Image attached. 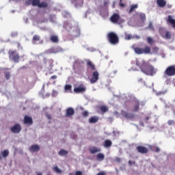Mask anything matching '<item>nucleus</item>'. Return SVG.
Segmentation results:
<instances>
[{
  "label": "nucleus",
  "mask_w": 175,
  "mask_h": 175,
  "mask_svg": "<svg viewBox=\"0 0 175 175\" xmlns=\"http://www.w3.org/2000/svg\"><path fill=\"white\" fill-rule=\"evenodd\" d=\"M53 80H55V79H57V76L56 75H53L51 77Z\"/></svg>",
  "instance_id": "nucleus-51"
},
{
  "label": "nucleus",
  "mask_w": 175,
  "mask_h": 175,
  "mask_svg": "<svg viewBox=\"0 0 175 175\" xmlns=\"http://www.w3.org/2000/svg\"><path fill=\"white\" fill-rule=\"evenodd\" d=\"M17 35V32L12 33L11 36H16Z\"/></svg>",
  "instance_id": "nucleus-52"
},
{
  "label": "nucleus",
  "mask_w": 175,
  "mask_h": 175,
  "mask_svg": "<svg viewBox=\"0 0 175 175\" xmlns=\"http://www.w3.org/2000/svg\"><path fill=\"white\" fill-rule=\"evenodd\" d=\"M24 122L27 125H31V124H32V118L25 116Z\"/></svg>",
  "instance_id": "nucleus-15"
},
{
  "label": "nucleus",
  "mask_w": 175,
  "mask_h": 175,
  "mask_svg": "<svg viewBox=\"0 0 175 175\" xmlns=\"http://www.w3.org/2000/svg\"><path fill=\"white\" fill-rule=\"evenodd\" d=\"M87 66L88 67V69H91L92 70H95V66L92 64V62H91V61L90 60L88 61Z\"/></svg>",
  "instance_id": "nucleus-21"
},
{
  "label": "nucleus",
  "mask_w": 175,
  "mask_h": 175,
  "mask_svg": "<svg viewBox=\"0 0 175 175\" xmlns=\"http://www.w3.org/2000/svg\"><path fill=\"white\" fill-rule=\"evenodd\" d=\"M53 170L56 172V173H62V170H61L59 168H58V167L55 166L53 168Z\"/></svg>",
  "instance_id": "nucleus-37"
},
{
  "label": "nucleus",
  "mask_w": 175,
  "mask_h": 175,
  "mask_svg": "<svg viewBox=\"0 0 175 175\" xmlns=\"http://www.w3.org/2000/svg\"><path fill=\"white\" fill-rule=\"evenodd\" d=\"M39 150H40V147L38 145H33L29 148L31 152H36V151H39Z\"/></svg>",
  "instance_id": "nucleus-13"
},
{
  "label": "nucleus",
  "mask_w": 175,
  "mask_h": 175,
  "mask_svg": "<svg viewBox=\"0 0 175 175\" xmlns=\"http://www.w3.org/2000/svg\"><path fill=\"white\" fill-rule=\"evenodd\" d=\"M113 73L116 75V73H117V70L113 71Z\"/></svg>",
  "instance_id": "nucleus-61"
},
{
  "label": "nucleus",
  "mask_w": 175,
  "mask_h": 175,
  "mask_svg": "<svg viewBox=\"0 0 175 175\" xmlns=\"http://www.w3.org/2000/svg\"><path fill=\"white\" fill-rule=\"evenodd\" d=\"M27 5H32V0H27L26 1Z\"/></svg>",
  "instance_id": "nucleus-47"
},
{
  "label": "nucleus",
  "mask_w": 175,
  "mask_h": 175,
  "mask_svg": "<svg viewBox=\"0 0 175 175\" xmlns=\"http://www.w3.org/2000/svg\"><path fill=\"white\" fill-rule=\"evenodd\" d=\"M97 175H105V172H100V173L98 174Z\"/></svg>",
  "instance_id": "nucleus-55"
},
{
  "label": "nucleus",
  "mask_w": 175,
  "mask_h": 175,
  "mask_svg": "<svg viewBox=\"0 0 175 175\" xmlns=\"http://www.w3.org/2000/svg\"><path fill=\"white\" fill-rule=\"evenodd\" d=\"M137 150L138 152H141V154H146L148 151L147 148H145L143 146L137 147Z\"/></svg>",
  "instance_id": "nucleus-11"
},
{
  "label": "nucleus",
  "mask_w": 175,
  "mask_h": 175,
  "mask_svg": "<svg viewBox=\"0 0 175 175\" xmlns=\"http://www.w3.org/2000/svg\"><path fill=\"white\" fill-rule=\"evenodd\" d=\"M51 40L53 42V43H57L58 42V36H52L51 37Z\"/></svg>",
  "instance_id": "nucleus-26"
},
{
  "label": "nucleus",
  "mask_w": 175,
  "mask_h": 175,
  "mask_svg": "<svg viewBox=\"0 0 175 175\" xmlns=\"http://www.w3.org/2000/svg\"><path fill=\"white\" fill-rule=\"evenodd\" d=\"M140 125L142 126H144V124H143V123H140Z\"/></svg>",
  "instance_id": "nucleus-60"
},
{
  "label": "nucleus",
  "mask_w": 175,
  "mask_h": 175,
  "mask_svg": "<svg viewBox=\"0 0 175 175\" xmlns=\"http://www.w3.org/2000/svg\"><path fill=\"white\" fill-rule=\"evenodd\" d=\"M75 36H80V29L79 27H75Z\"/></svg>",
  "instance_id": "nucleus-34"
},
{
  "label": "nucleus",
  "mask_w": 175,
  "mask_h": 175,
  "mask_svg": "<svg viewBox=\"0 0 175 175\" xmlns=\"http://www.w3.org/2000/svg\"><path fill=\"white\" fill-rule=\"evenodd\" d=\"M118 20H120V15L118 14H114L111 17V21L112 23H118Z\"/></svg>",
  "instance_id": "nucleus-12"
},
{
  "label": "nucleus",
  "mask_w": 175,
  "mask_h": 175,
  "mask_svg": "<svg viewBox=\"0 0 175 175\" xmlns=\"http://www.w3.org/2000/svg\"><path fill=\"white\" fill-rule=\"evenodd\" d=\"M11 131L14 133H20V132L21 131V126L17 124L11 128Z\"/></svg>",
  "instance_id": "nucleus-6"
},
{
  "label": "nucleus",
  "mask_w": 175,
  "mask_h": 175,
  "mask_svg": "<svg viewBox=\"0 0 175 175\" xmlns=\"http://www.w3.org/2000/svg\"><path fill=\"white\" fill-rule=\"evenodd\" d=\"M147 42L149 44H153L154 43V39H152V38L151 37H148L147 38Z\"/></svg>",
  "instance_id": "nucleus-32"
},
{
  "label": "nucleus",
  "mask_w": 175,
  "mask_h": 175,
  "mask_svg": "<svg viewBox=\"0 0 175 175\" xmlns=\"http://www.w3.org/2000/svg\"><path fill=\"white\" fill-rule=\"evenodd\" d=\"M165 75H167V76H174L175 75V66H172L170 67H168L165 72Z\"/></svg>",
  "instance_id": "nucleus-4"
},
{
  "label": "nucleus",
  "mask_w": 175,
  "mask_h": 175,
  "mask_svg": "<svg viewBox=\"0 0 175 175\" xmlns=\"http://www.w3.org/2000/svg\"><path fill=\"white\" fill-rule=\"evenodd\" d=\"M155 151H156V152H159V151H160L159 148H156Z\"/></svg>",
  "instance_id": "nucleus-54"
},
{
  "label": "nucleus",
  "mask_w": 175,
  "mask_h": 175,
  "mask_svg": "<svg viewBox=\"0 0 175 175\" xmlns=\"http://www.w3.org/2000/svg\"><path fill=\"white\" fill-rule=\"evenodd\" d=\"M151 49L149 46H146L144 49V54H150Z\"/></svg>",
  "instance_id": "nucleus-28"
},
{
  "label": "nucleus",
  "mask_w": 175,
  "mask_h": 175,
  "mask_svg": "<svg viewBox=\"0 0 175 175\" xmlns=\"http://www.w3.org/2000/svg\"><path fill=\"white\" fill-rule=\"evenodd\" d=\"M159 32L163 36V38H165V39H170L172 38V34H170V32L169 31H165V33L162 32V29H160Z\"/></svg>",
  "instance_id": "nucleus-10"
},
{
  "label": "nucleus",
  "mask_w": 175,
  "mask_h": 175,
  "mask_svg": "<svg viewBox=\"0 0 175 175\" xmlns=\"http://www.w3.org/2000/svg\"><path fill=\"white\" fill-rule=\"evenodd\" d=\"M90 151L91 154H96V152H99L100 151V149L96 147H92L90 148Z\"/></svg>",
  "instance_id": "nucleus-17"
},
{
  "label": "nucleus",
  "mask_w": 175,
  "mask_h": 175,
  "mask_svg": "<svg viewBox=\"0 0 175 175\" xmlns=\"http://www.w3.org/2000/svg\"><path fill=\"white\" fill-rule=\"evenodd\" d=\"M75 175H83V172H81V171H77V172L75 173Z\"/></svg>",
  "instance_id": "nucleus-49"
},
{
  "label": "nucleus",
  "mask_w": 175,
  "mask_h": 175,
  "mask_svg": "<svg viewBox=\"0 0 175 175\" xmlns=\"http://www.w3.org/2000/svg\"><path fill=\"white\" fill-rule=\"evenodd\" d=\"M66 154H68V152L65 150H62L59 152V155L61 156L66 155Z\"/></svg>",
  "instance_id": "nucleus-33"
},
{
  "label": "nucleus",
  "mask_w": 175,
  "mask_h": 175,
  "mask_svg": "<svg viewBox=\"0 0 175 175\" xmlns=\"http://www.w3.org/2000/svg\"><path fill=\"white\" fill-rule=\"evenodd\" d=\"M57 95H58V92H57L55 90H53L52 96H57Z\"/></svg>",
  "instance_id": "nucleus-39"
},
{
  "label": "nucleus",
  "mask_w": 175,
  "mask_h": 175,
  "mask_svg": "<svg viewBox=\"0 0 175 175\" xmlns=\"http://www.w3.org/2000/svg\"><path fill=\"white\" fill-rule=\"evenodd\" d=\"M64 92H72V85H66L64 88Z\"/></svg>",
  "instance_id": "nucleus-23"
},
{
  "label": "nucleus",
  "mask_w": 175,
  "mask_h": 175,
  "mask_svg": "<svg viewBox=\"0 0 175 175\" xmlns=\"http://www.w3.org/2000/svg\"><path fill=\"white\" fill-rule=\"evenodd\" d=\"M5 79H10V72H5Z\"/></svg>",
  "instance_id": "nucleus-40"
},
{
  "label": "nucleus",
  "mask_w": 175,
  "mask_h": 175,
  "mask_svg": "<svg viewBox=\"0 0 175 175\" xmlns=\"http://www.w3.org/2000/svg\"><path fill=\"white\" fill-rule=\"evenodd\" d=\"M59 51H62L61 49H59L57 51H51V53H59Z\"/></svg>",
  "instance_id": "nucleus-50"
},
{
  "label": "nucleus",
  "mask_w": 175,
  "mask_h": 175,
  "mask_svg": "<svg viewBox=\"0 0 175 175\" xmlns=\"http://www.w3.org/2000/svg\"><path fill=\"white\" fill-rule=\"evenodd\" d=\"M120 8H124V6H125V4L122 3V0H120Z\"/></svg>",
  "instance_id": "nucleus-48"
},
{
  "label": "nucleus",
  "mask_w": 175,
  "mask_h": 175,
  "mask_svg": "<svg viewBox=\"0 0 175 175\" xmlns=\"http://www.w3.org/2000/svg\"><path fill=\"white\" fill-rule=\"evenodd\" d=\"M148 29L151 31H154V26H152V22L149 23Z\"/></svg>",
  "instance_id": "nucleus-38"
},
{
  "label": "nucleus",
  "mask_w": 175,
  "mask_h": 175,
  "mask_svg": "<svg viewBox=\"0 0 175 175\" xmlns=\"http://www.w3.org/2000/svg\"><path fill=\"white\" fill-rule=\"evenodd\" d=\"M137 16L141 18L142 23L138 25V27H143L144 25V21H146V14L142 13H138Z\"/></svg>",
  "instance_id": "nucleus-9"
},
{
  "label": "nucleus",
  "mask_w": 175,
  "mask_h": 175,
  "mask_svg": "<svg viewBox=\"0 0 175 175\" xmlns=\"http://www.w3.org/2000/svg\"><path fill=\"white\" fill-rule=\"evenodd\" d=\"M132 65H135L139 68L141 71L147 76H154L157 73V68L150 64L148 62L144 61L143 59H137L136 60L131 61Z\"/></svg>",
  "instance_id": "nucleus-1"
},
{
  "label": "nucleus",
  "mask_w": 175,
  "mask_h": 175,
  "mask_svg": "<svg viewBox=\"0 0 175 175\" xmlns=\"http://www.w3.org/2000/svg\"><path fill=\"white\" fill-rule=\"evenodd\" d=\"M134 51L136 54H144V49L142 48H135Z\"/></svg>",
  "instance_id": "nucleus-22"
},
{
  "label": "nucleus",
  "mask_w": 175,
  "mask_h": 175,
  "mask_svg": "<svg viewBox=\"0 0 175 175\" xmlns=\"http://www.w3.org/2000/svg\"><path fill=\"white\" fill-rule=\"evenodd\" d=\"M158 51H159V48L157 46L152 49V54H158Z\"/></svg>",
  "instance_id": "nucleus-29"
},
{
  "label": "nucleus",
  "mask_w": 175,
  "mask_h": 175,
  "mask_svg": "<svg viewBox=\"0 0 175 175\" xmlns=\"http://www.w3.org/2000/svg\"><path fill=\"white\" fill-rule=\"evenodd\" d=\"M115 116H117V117H118V113L117 112H115Z\"/></svg>",
  "instance_id": "nucleus-59"
},
{
  "label": "nucleus",
  "mask_w": 175,
  "mask_h": 175,
  "mask_svg": "<svg viewBox=\"0 0 175 175\" xmlns=\"http://www.w3.org/2000/svg\"><path fill=\"white\" fill-rule=\"evenodd\" d=\"M108 40L111 44H117L118 43V36L116 33H109L108 34Z\"/></svg>",
  "instance_id": "nucleus-2"
},
{
  "label": "nucleus",
  "mask_w": 175,
  "mask_h": 175,
  "mask_svg": "<svg viewBox=\"0 0 175 175\" xmlns=\"http://www.w3.org/2000/svg\"><path fill=\"white\" fill-rule=\"evenodd\" d=\"M157 5L159 8H163L166 5V1L165 0H157Z\"/></svg>",
  "instance_id": "nucleus-20"
},
{
  "label": "nucleus",
  "mask_w": 175,
  "mask_h": 175,
  "mask_svg": "<svg viewBox=\"0 0 175 175\" xmlns=\"http://www.w3.org/2000/svg\"><path fill=\"white\" fill-rule=\"evenodd\" d=\"M83 117H88V111H85L83 113Z\"/></svg>",
  "instance_id": "nucleus-43"
},
{
  "label": "nucleus",
  "mask_w": 175,
  "mask_h": 175,
  "mask_svg": "<svg viewBox=\"0 0 175 175\" xmlns=\"http://www.w3.org/2000/svg\"><path fill=\"white\" fill-rule=\"evenodd\" d=\"M73 114H75V110H73V109H72V108H68L67 109L66 116L70 117V116H73Z\"/></svg>",
  "instance_id": "nucleus-18"
},
{
  "label": "nucleus",
  "mask_w": 175,
  "mask_h": 175,
  "mask_svg": "<svg viewBox=\"0 0 175 175\" xmlns=\"http://www.w3.org/2000/svg\"><path fill=\"white\" fill-rule=\"evenodd\" d=\"M16 54L15 51L10 52V58H12L14 62H18V59H20V57L18 55H14Z\"/></svg>",
  "instance_id": "nucleus-8"
},
{
  "label": "nucleus",
  "mask_w": 175,
  "mask_h": 175,
  "mask_svg": "<svg viewBox=\"0 0 175 175\" xmlns=\"http://www.w3.org/2000/svg\"><path fill=\"white\" fill-rule=\"evenodd\" d=\"M137 110H139V105H136L133 109L134 111H137Z\"/></svg>",
  "instance_id": "nucleus-46"
},
{
  "label": "nucleus",
  "mask_w": 175,
  "mask_h": 175,
  "mask_svg": "<svg viewBox=\"0 0 175 175\" xmlns=\"http://www.w3.org/2000/svg\"><path fill=\"white\" fill-rule=\"evenodd\" d=\"M85 90H86L85 86H84L83 85H81L79 87L75 88L74 92H75L76 94H79L80 92H84Z\"/></svg>",
  "instance_id": "nucleus-7"
},
{
  "label": "nucleus",
  "mask_w": 175,
  "mask_h": 175,
  "mask_svg": "<svg viewBox=\"0 0 175 175\" xmlns=\"http://www.w3.org/2000/svg\"><path fill=\"white\" fill-rule=\"evenodd\" d=\"M167 22L169 23V24H171L172 27L175 28V20L173 19V17H172V16H168Z\"/></svg>",
  "instance_id": "nucleus-16"
},
{
  "label": "nucleus",
  "mask_w": 175,
  "mask_h": 175,
  "mask_svg": "<svg viewBox=\"0 0 175 175\" xmlns=\"http://www.w3.org/2000/svg\"><path fill=\"white\" fill-rule=\"evenodd\" d=\"M31 5L33 6H38V8H46L47 3L46 2L40 3L39 0L31 1Z\"/></svg>",
  "instance_id": "nucleus-3"
},
{
  "label": "nucleus",
  "mask_w": 175,
  "mask_h": 175,
  "mask_svg": "<svg viewBox=\"0 0 175 175\" xmlns=\"http://www.w3.org/2000/svg\"><path fill=\"white\" fill-rule=\"evenodd\" d=\"M138 6L139 5H137V4H134V5H131L129 13H132V12H133V10H135V9H137Z\"/></svg>",
  "instance_id": "nucleus-25"
},
{
  "label": "nucleus",
  "mask_w": 175,
  "mask_h": 175,
  "mask_svg": "<svg viewBox=\"0 0 175 175\" xmlns=\"http://www.w3.org/2000/svg\"><path fill=\"white\" fill-rule=\"evenodd\" d=\"M121 159L120 158H116V161L117 162H120Z\"/></svg>",
  "instance_id": "nucleus-56"
},
{
  "label": "nucleus",
  "mask_w": 175,
  "mask_h": 175,
  "mask_svg": "<svg viewBox=\"0 0 175 175\" xmlns=\"http://www.w3.org/2000/svg\"><path fill=\"white\" fill-rule=\"evenodd\" d=\"M129 70L136 71V70H137V68H135L132 67V68H131V70Z\"/></svg>",
  "instance_id": "nucleus-53"
},
{
  "label": "nucleus",
  "mask_w": 175,
  "mask_h": 175,
  "mask_svg": "<svg viewBox=\"0 0 175 175\" xmlns=\"http://www.w3.org/2000/svg\"><path fill=\"white\" fill-rule=\"evenodd\" d=\"M47 118H49V120H50V118H51V116L50 115H46Z\"/></svg>",
  "instance_id": "nucleus-57"
},
{
  "label": "nucleus",
  "mask_w": 175,
  "mask_h": 175,
  "mask_svg": "<svg viewBox=\"0 0 175 175\" xmlns=\"http://www.w3.org/2000/svg\"><path fill=\"white\" fill-rule=\"evenodd\" d=\"M122 116L123 117H124V118H127V119H129V118H133V114L132 113H128L124 111H122Z\"/></svg>",
  "instance_id": "nucleus-14"
},
{
  "label": "nucleus",
  "mask_w": 175,
  "mask_h": 175,
  "mask_svg": "<svg viewBox=\"0 0 175 175\" xmlns=\"http://www.w3.org/2000/svg\"><path fill=\"white\" fill-rule=\"evenodd\" d=\"M98 120H99V118L96 116H94L90 118L89 122L90 124H95V122H98Z\"/></svg>",
  "instance_id": "nucleus-19"
},
{
  "label": "nucleus",
  "mask_w": 175,
  "mask_h": 175,
  "mask_svg": "<svg viewBox=\"0 0 175 175\" xmlns=\"http://www.w3.org/2000/svg\"><path fill=\"white\" fill-rule=\"evenodd\" d=\"M63 16H64V17H69V16H70V15L69 14V13L65 12L63 14Z\"/></svg>",
  "instance_id": "nucleus-44"
},
{
  "label": "nucleus",
  "mask_w": 175,
  "mask_h": 175,
  "mask_svg": "<svg viewBox=\"0 0 175 175\" xmlns=\"http://www.w3.org/2000/svg\"><path fill=\"white\" fill-rule=\"evenodd\" d=\"M167 124H168V125H173V124H174V121H173V120H169V121L167 122Z\"/></svg>",
  "instance_id": "nucleus-45"
},
{
  "label": "nucleus",
  "mask_w": 175,
  "mask_h": 175,
  "mask_svg": "<svg viewBox=\"0 0 175 175\" xmlns=\"http://www.w3.org/2000/svg\"><path fill=\"white\" fill-rule=\"evenodd\" d=\"M100 110H101V111H103V113H106V111H107V110H109V108H107V107H106V106H102L101 107H100Z\"/></svg>",
  "instance_id": "nucleus-35"
},
{
  "label": "nucleus",
  "mask_w": 175,
  "mask_h": 175,
  "mask_svg": "<svg viewBox=\"0 0 175 175\" xmlns=\"http://www.w3.org/2000/svg\"><path fill=\"white\" fill-rule=\"evenodd\" d=\"M71 2H72V3H75V0H71Z\"/></svg>",
  "instance_id": "nucleus-62"
},
{
  "label": "nucleus",
  "mask_w": 175,
  "mask_h": 175,
  "mask_svg": "<svg viewBox=\"0 0 175 175\" xmlns=\"http://www.w3.org/2000/svg\"><path fill=\"white\" fill-rule=\"evenodd\" d=\"M111 146V141L106 140L104 143V147H110Z\"/></svg>",
  "instance_id": "nucleus-30"
},
{
  "label": "nucleus",
  "mask_w": 175,
  "mask_h": 175,
  "mask_svg": "<svg viewBox=\"0 0 175 175\" xmlns=\"http://www.w3.org/2000/svg\"><path fill=\"white\" fill-rule=\"evenodd\" d=\"M99 80V72L98 71L93 72L92 77L90 79V83L94 84V83H96Z\"/></svg>",
  "instance_id": "nucleus-5"
},
{
  "label": "nucleus",
  "mask_w": 175,
  "mask_h": 175,
  "mask_svg": "<svg viewBox=\"0 0 175 175\" xmlns=\"http://www.w3.org/2000/svg\"><path fill=\"white\" fill-rule=\"evenodd\" d=\"M109 3V2H107V1H105L104 2V5L106 6V5H107Z\"/></svg>",
  "instance_id": "nucleus-58"
},
{
  "label": "nucleus",
  "mask_w": 175,
  "mask_h": 175,
  "mask_svg": "<svg viewBox=\"0 0 175 175\" xmlns=\"http://www.w3.org/2000/svg\"><path fill=\"white\" fill-rule=\"evenodd\" d=\"M103 159H105V154H103V153H98L97 154V160L98 161H103Z\"/></svg>",
  "instance_id": "nucleus-24"
},
{
  "label": "nucleus",
  "mask_w": 175,
  "mask_h": 175,
  "mask_svg": "<svg viewBox=\"0 0 175 175\" xmlns=\"http://www.w3.org/2000/svg\"><path fill=\"white\" fill-rule=\"evenodd\" d=\"M37 175H42V173H38Z\"/></svg>",
  "instance_id": "nucleus-64"
},
{
  "label": "nucleus",
  "mask_w": 175,
  "mask_h": 175,
  "mask_svg": "<svg viewBox=\"0 0 175 175\" xmlns=\"http://www.w3.org/2000/svg\"><path fill=\"white\" fill-rule=\"evenodd\" d=\"M124 38L126 40H131V39H133V36H132V34L125 33Z\"/></svg>",
  "instance_id": "nucleus-27"
},
{
  "label": "nucleus",
  "mask_w": 175,
  "mask_h": 175,
  "mask_svg": "<svg viewBox=\"0 0 175 175\" xmlns=\"http://www.w3.org/2000/svg\"><path fill=\"white\" fill-rule=\"evenodd\" d=\"M40 37L39 36H34L33 37V43H35V42H38V40H40Z\"/></svg>",
  "instance_id": "nucleus-36"
},
{
  "label": "nucleus",
  "mask_w": 175,
  "mask_h": 175,
  "mask_svg": "<svg viewBox=\"0 0 175 175\" xmlns=\"http://www.w3.org/2000/svg\"><path fill=\"white\" fill-rule=\"evenodd\" d=\"M64 27L66 28V29H67V31H69V29H70V25L69 24L65 25Z\"/></svg>",
  "instance_id": "nucleus-41"
},
{
  "label": "nucleus",
  "mask_w": 175,
  "mask_h": 175,
  "mask_svg": "<svg viewBox=\"0 0 175 175\" xmlns=\"http://www.w3.org/2000/svg\"><path fill=\"white\" fill-rule=\"evenodd\" d=\"M1 154L4 158H6V157L9 155V150H5L4 151L1 152Z\"/></svg>",
  "instance_id": "nucleus-31"
},
{
  "label": "nucleus",
  "mask_w": 175,
  "mask_h": 175,
  "mask_svg": "<svg viewBox=\"0 0 175 175\" xmlns=\"http://www.w3.org/2000/svg\"><path fill=\"white\" fill-rule=\"evenodd\" d=\"M166 94V91L165 92H159L158 93H156V95H165Z\"/></svg>",
  "instance_id": "nucleus-42"
},
{
  "label": "nucleus",
  "mask_w": 175,
  "mask_h": 175,
  "mask_svg": "<svg viewBox=\"0 0 175 175\" xmlns=\"http://www.w3.org/2000/svg\"><path fill=\"white\" fill-rule=\"evenodd\" d=\"M69 175H75L73 173H70Z\"/></svg>",
  "instance_id": "nucleus-63"
}]
</instances>
